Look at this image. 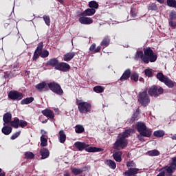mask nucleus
Masks as SVG:
<instances>
[{
	"label": "nucleus",
	"mask_w": 176,
	"mask_h": 176,
	"mask_svg": "<svg viewBox=\"0 0 176 176\" xmlns=\"http://www.w3.org/2000/svg\"><path fill=\"white\" fill-rule=\"evenodd\" d=\"M138 101L141 104L142 107H148L149 105L151 98L148 96V88H146L144 91L139 93Z\"/></svg>",
	"instance_id": "423d86ee"
},
{
	"label": "nucleus",
	"mask_w": 176,
	"mask_h": 176,
	"mask_svg": "<svg viewBox=\"0 0 176 176\" xmlns=\"http://www.w3.org/2000/svg\"><path fill=\"white\" fill-rule=\"evenodd\" d=\"M144 75L148 76V78H152V76H153V72H152V69H146L144 70Z\"/></svg>",
	"instance_id": "a18cd8bd"
},
{
	"label": "nucleus",
	"mask_w": 176,
	"mask_h": 176,
	"mask_svg": "<svg viewBox=\"0 0 176 176\" xmlns=\"http://www.w3.org/2000/svg\"><path fill=\"white\" fill-rule=\"evenodd\" d=\"M40 56L42 58L49 57V51H47V50H44L43 52L41 51Z\"/></svg>",
	"instance_id": "de8ad7c7"
},
{
	"label": "nucleus",
	"mask_w": 176,
	"mask_h": 176,
	"mask_svg": "<svg viewBox=\"0 0 176 176\" xmlns=\"http://www.w3.org/2000/svg\"><path fill=\"white\" fill-rule=\"evenodd\" d=\"M75 131L77 133V134H82V133L85 131V127H83L82 125H76Z\"/></svg>",
	"instance_id": "ea45409f"
},
{
	"label": "nucleus",
	"mask_w": 176,
	"mask_h": 176,
	"mask_svg": "<svg viewBox=\"0 0 176 176\" xmlns=\"http://www.w3.org/2000/svg\"><path fill=\"white\" fill-rule=\"evenodd\" d=\"M40 154L42 160L47 159L50 156V151L46 148H43L40 150Z\"/></svg>",
	"instance_id": "4be33fe9"
},
{
	"label": "nucleus",
	"mask_w": 176,
	"mask_h": 176,
	"mask_svg": "<svg viewBox=\"0 0 176 176\" xmlns=\"http://www.w3.org/2000/svg\"><path fill=\"white\" fill-rule=\"evenodd\" d=\"M109 43H111V38L109 36H105L100 43V46L108 47V46H109Z\"/></svg>",
	"instance_id": "5701e85b"
},
{
	"label": "nucleus",
	"mask_w": 176,
	"mask_h": 176,
	"mask_svg": "<svg viewBox=\"0 0 176 176\" xmlns=\"http://www.w3.org/2000/svg\"><path fill=\"white\" fill-rule=\"evenodd\" d=\"M3 120L4 122L3 126H5V124H9L10 123V126L14 129H19V127L24 129V127H27V126H28V122H27V121L20 120L17 117L14 118L12 121V113L9 112L6 113L3 115Z\"/></svg>",
	"instance_id": "f03ea898"
},
{
	"label": "nucleus",
	"mask_w": 176,
	"mask_h": 176,
	"mask_svg": "<svg viewBox=\"0 0 176 176\" xmlns=\"http://www.w3.org/2000/svg\"><path fill=\"white\" fill-rule=\"evenodd\" d=\"M43 19L47 25H50V16L47 15H44Z\"/></svg>",
	"instance_id": "09e8293b"
},
{
	"label": "nucleus",
	"mask_w": 176,
	"mask_h": 176,
	"mask_svg": "<svg viewBox=\"0 0 176 176\" xmlns=\"http://www.w3.org/2000/svg\"><path fill=\"white\" fill-rule=\"evenodd\" d=\"M101 46H98L96 48H95L94 53H100V52H101Z\"/></svg>",
	"instance_id": "5fc2aeb1"
},
{
	"label": "nucleus",
	"mask_w": 176,
	"mask_h": 176,
	"mask_svg": "<svg viewBox=\"0 0 176 176\" xmlns=\"http://www.w3.org/2000/svg\"><path fill=\"white\" fill-rule=\"evenodd\" d=\"M21 133V131H19V132H16V133L12 134L10 139L11 140H16V138H17L19 137V135H20Z\"/></svg>",
	"instance_id": "603ef678"
},
{
	"label": "nucleus",
	"mask_w": 176,
	"mask_h": 176,
	"mask_svg": "<svg viewBox=\"0 0 176 176\" xmlns=\"http://www.w3.org/2000/svg\"><path fill=\"white\" fill-rule=\"evenodd\" d=\"M135 127L139 133L136 138L140 142H145V138H151V137H152V129L146 127V124H145V123L142 122H138Z\"/></svg>",
	"instance_id": "7ed1b4c3"
},
{
	"label": "nucleus",
	"mask_w": 176,
	"mask_h": 176,
	"mask_svg": "<svg viewBox=\"0 0 176 176\" xmlns=\"http://www.w3.org/2000/svg\"><path fill=\"white\" fill-rule=\"evenodd\" d=\"M159 3H164V0H156Z\"/></svg>",
	"instance_id": "13d9d810"
},
{
	"label": "nucleus",
	"mask_w": 176,
	"mask_h": 176,
	"mask_svg": "<svg viewBox=\"0 0 176 176\" xmlns=\"http://www.w3.org/2000/svg\"><path fill=\"white\" fill-rule=\"evenodd\" d=\"M171 139L172 140H175L176 141V134L173 135L172 137H171Z\"/></svg>",
	"instance_id": "bf43d9fd"
},
{
	"label": "nucleus",
	"mask_w": 176,
	"mask_h": 176,
	"mask_svg": "<svg viewBox=\"0 0 176 176\" xmlns=\"http://www.w3.org/2000/svg\"><path fill=\"white\" fill-rule=\"evenodd\" d=\"M56 69L58 71H62V72H68L71 69V66L67 63L61 62L56 67Z\"/></svg>",
	"instance_id": "f8f14e48"
},
{
	"label": "nucleus",
	"mask_w": 176,
	"mask_h": 176,
	"mask_svg": "<svg viewBox=\"0 0 176 176\" xmlns=\"http://www.w3.org/2000/svg\"><path fill=\"white\" fill-rule=\"evenodd\" d=\"M58 64H60V63L58 62V59H57V58H51L47 63V65H50V67H54L55 69H56L57 67H58Z\"/></svg>",
	"instance_id": "412c9836"
},
{
	"label": "nucleus",
	"mask_w": 176,
	"mask_h": 176,
	"mask_svg": "<svg viewBox=\"0 0 176 176\" xmlns=\"http://www.w3.org/2000/svg\"><path fill=\"white\" fill-rule=\"evenodd\" d=\"M63 176H71V174L69 173H65L63 174Z\"/></svg>",
	"instance_id": "052dcab7"
},
{
	"label": "nucleus",
	"mask_w": 176,
	"mask_h": 176,
	"mask_svg": "<svg viewBox=\"0 0 176 176\" xmlns=\"http://www.w3.org/2000/svg\"><path fill=\"white\" fill-rule=\"evenodd\" d=\"M134 133H135V130H134V129H126L125 131H124L120 135H119V137L126 140V138H129L130 134H134Z\"/></svg>",
	"instance_id": "a211bd4d"
},
{
	"label": "nucleus",
	"mask_w": 176,
	"mask_h": 176,
	"mask_svg": "<svg viewBox=\"0 0 176 176\" xmlns=\"http://www.w3.org/2000/svg\"><path fill=\"white\" fill-rule=\"evenodd\" d=\"M129 144V141L127 139H124L120 136H118L116 142L113 144V149L117 151H120V149H124Z\"/></svg>",
	"instance_id": "0eeeda50"
},
{
	"label": "nucleus",
	"mask_w": 176,
	"mask_h": 176,
	"mask_svg": "<svg viewBox=\"0 0 176 176\" xmlns=\"http://www.w3.org/2000/svg\"><path fill=\"white\" fill-rule=\"evenodd\" d=\"M85 168H86V166L84 168H72V173L74 174V175H80L82 173L85 171Z\"/></svg>",
	"instance_id": "bb28decb"
},
{
	"label": "nucleus",
	"mask_w": 176,
	"mask_h": 176,
	"mask_svg": "<svg viewBox=\"0 0 176 176\" xmlns=\"http://www.w3.org/2000/svg\"><path fill=\"white\" fill-rule=\"evenodd\" d=\"M0 176H5V172H1Z\"/></svg>",
	"instance_id": "e2e57ef3"
},
{
	"label": "nucleus",
	"mask_w": 176,
	"mask_h": 176,
	"mask_svg": "<svg viewBox=\"0 0 176 176\" xmlns=\"http://www.w3.org/2000/svg\"><path fill=\"white\" fill-rule=\"evenodd\" d=\"M104 163L106 166H108L111 170H115L116 168V162L112 160H107Z\"/></svg>",
	"instance_id": "cd10ccee"
},
{
	"label": "nucleus",
	"mask_w": 176,
	"mask_h": 176,
	"mask_svg": "<svg viewBox=\"0 0 176 176\" xmlns=\"http://www.w3.org/2000/svg\"><path fill=\"white\" fill-rule=\"evenodd\" d=\"M164 131L162 130L155 131L153 133L154 137H157V138H162V137H164Z\"/></svg>",
	"instance_id": "c9c22d12"
},
{
	"label": "nucleus",
	"mask_w": 176,
	"mask_h": 176,
	"mask_svg": "<svg viewBox=\"0 0 176 176\" xmlns=\"http://www.w3.org/2000/svg\"><path fill=\"white\" fill-rule=\"evenodd\" d=\"M157 176H166V172L164 170L160 172Z\"/></svg>",
	"instance_id": "6e6d98bb"
},
{
	"label": "nucleus",
	"mask_w": 176,
	"mask_h": 176,
	"mask_svg": "<svg viewBox=\"0 0 176 176\" xmlns=\"http://www.w3.org/2000/svg\"><path fill=\"white\" fill-rule=\"evenodd\" d=\"M1 132L5 135H9V134H10V133H12V128L9 126L4 125V126L1 129Z\"/></svg>",
	"instance_id": "7c9ffc66"
},
{
	"label": "nucleus",
	"mask_w": 176,
	"mask_h": 176,
	"mask_svg": "<svg viewBox=\"0 0 176 176\" xmlns=\"http://www.w3.org/2000/svg\"><path fill=\"white\" fill-rule=\"evenodd\" d=\"M96 43H93L89 47V52H93V53H94V50H96Z\"/></svg>",
	"instance_id": "864d4df0"
},
{
	"label": "nucleus",
	"mask_w": 176,
	"mask_h": 176,
	"mask_svg": "<svg viewBox=\"0 0 176 176\" xmlns=\"http://www.w3.org/2000/svg\"><path fill=\"white\" fill-rule=\"evenodd\" d=\"M42 50H43V43L41 42L38 44L35 52H37L38 53H42Z\"/></svg>",
	"instance_id": "49530a36"
},
{
	"label": "nucleus",
	"mask_w": 176,
	"mask_h": 176,
	"mask_svg": "<svg viewBox=\"0 0 176 176\" xmlns=\"http://www.w3.org/2000/svg\"><path fill=\"white\" fill-rule=\"evenodd\" d=\"M164 83L166 85V86H168L169 89H173V87H174V85L175 84V82L171 80V79L168 78V77L164 80Z\"/></svg>",
	"instance_id": "72a5a7b5"
},
{
	"label": "nucleus",
	"mask_w": 176,
	"mask_h": 176,
	"mask_svg": "<svg viewBox=\"0 0 176 176\" xmlns=\"http://www.w3.org/2000/svg\"><path fill=\"white\" fill-rule=\"evenodd\" d=\"M8 98L12 101H21L24 98V94L19 91H10L8 92Z\"/></svg>",
	"instance_id": "9d476101"
},
{
	"label": "nucleus",
	"mask_w": 176,
	"mask_h": 176,
	"mask_svg": "<svg viewBox=\"0 0 176 176\" xmlns=\"http://www.w3.org/2000/svg\"><path fill=\"white\" fill-rule=\"evenodd\" d=\"M169 25L176 27V12L173 10L169 14Z\"/></svg>",
	"instance_id": "ddd939ff"
},
{
	"label": "nucleus",
	"mask_w": 176,
	"mask_h": 176,
	"mask_svg": "<svg viewBox=\"0 0 176 176\" xmlns=\"http://www.w3.org/2000/svg\"><path fill=\"white\" fill-rule=\"evenodd\" d=\"M78 21L80 23V24L88 25L89 24H92L93 19L90 17L81 16L78 19Z\"/></svg>",
	"instance_id": "dca6fc26"
},
{
	"label": "nucleus",
	"mask_w": 176,
	"mask_h": 176,
	"mask_svg": "<svg viewBox=\"0 0 176 176\" xmlns=\"http://www.w3.org/2000/svg\"><path fill=\"white\" fill-rule=\"evenodd\" d=\"M35 157V155L31 151L26 152L25 153V159H34Z\"/></svg>",
	"instance_id": "37998d69"
},
{
	"label": "nucleus",
	"mask_w": 176,
	"mask_h": 176,
	"mask_svg": "<svg viewBox=\"0 0 176 176\" xmlns=\"http://www.w3.org/2000/svg\"><path fill=\"white\" fill-rule=\"evenodd\" d=\"M123 155V153L122 151H117L115 152L113 154V157L116 162H118V163H120L122 162V155Z\"/></svg>",
	"instance_id": "b1692460"
},
{
	"label": "nucleus",
	"mask_w": 176,
	"mask_h": 176,
	"mask_svg": "<svg viewBox=\"0 0 176 176\" xmlns=\"http://www.w3.org/2000/svg\"><path fill=\"white\" fill-rule=\"evenodd\" d=\"M156 78L157 79H158V80H160V82H162V83H164V82L168 78L166 76H164V74H163L162 72H158L156 75Z\"/></svg>",
	"instance_id": "473e14b6"
},
{
	"label": "nucleus",
	"mask_w": 176,
	"mask_h": 176,
	"mask_svg": "<svg viewBox=\"0 0 176 176\" xmlns=\"http://www.w3.org/2000/svg\"><path fill=\"white\" fill-rule=\"evenodd\" d=\"M140 58L144 64L155 63L157 60V55L153 52V50L151 47H147L143 49L142 51H137L135 55V60Z\"/></svg>",
	"instance_id": "f257e3e1"
},
{
	"label": "nucleus",
	"mask_w": 176,
	"mask_h": 176,
	"mask_svg": "<svg viewBox=\"0 0 176 176\" xmlns=\"http://www.w3.org/2000/svg\"><path fill=\"white\" fill-rule=\"evenodd\" d=\"M0 173H2V168H0Z\"/></svg>",
	"instance_id": "338daca9"
},
{
	"label": "nucleus",
	"mask_w": 176,
	"mask_h": 176,
	"mask_svg": "<svg viewBox=\"0 0 176 176\" xmlns=\"http://www.w3.org/2000/svg\"><path fill=\"white\" fill-rule=\"evenodd\" d=\"M58 138L60 144H64V142H65V141L67 140V135H65V132H64V130H60L58 132Z\"/></svg>",
	"instance_id": "aec40b11"
},
{
	"label": "nucleus",
	"mask_w": 176,
	"mask_h": 176,
	"mask_svg": "<svg viewBox=\"0 0 176 176\" xmlns=\"http://www.w3.org/2000/svg\"><path fill=\"white\" fill-rule=\"evenodd\" d=\"M76 104L78 105V109L80 113H90L91 112V103L76 99Z\"/></svg>",
	"instance_id": "39448f33"
},
{
	"label": "nucleus",
	"mask_w": 176,
	"mask_h": 176,
	"mask_svg": "<svg viewBox=\"0 0 176 176\" xmlns=\"http://www.w3.org/2000/svg\"><path fill=\"white\" fill-rule=\"evenodd\" d=\"M126 167L128 170L123 173L124 176H137L140 169L137 167V164L134 161H129L126 162Z\"/></svg>",
	"instance_id": "20e7f679"
},
{
	"label": "nucleus",
	"mask_w": 176,
	"mask_h": 176,
	"mask_svg": "<svg viewBox=\"0 0 176 176\" xmlns=\"http://www.w3.org/2000/svg\"><path fill=\"white\" fill-rule=\"evenodd\" d=\"M166 4L169 8H176V0H166Z\"/></svg>",
	"instance_id": "a19ab883"
},
{
	"label": "nucleus",
	"mask_w": 176,
	"mask_h": 176,
	"mask_svg": "<svg viewBox=\"0 0 176 176\" xmlns=\"http://www.w3.org/2000/svg\"><path fill=\"white\" fill-rule=\"evenodd\" d=\"M48 90H51L54 94L58 96H63L64 94V91L61 88V85L56 82H51L48 83Z\"/></svg>",
	"instance_id": "6e6552de"
},
{
	"label": "nucleus",
	"mask_w": 176,
	"mask_h": 176,
	"mask_svg": "<svg viewBox=\"0 0 176 176\" xmlns=\"http://www.w3.org/2000/svg\"><path fill=\"white\" fill-rule=\"evenodd\" d=\"M104 90H105V88L102 86L98 85L94 87V91H95V93H104Z\"/></svg>",
	"instance_id": "58836bf2"
},
{
	"label": "nucleus",
	"mask_w": 176,
	"mask_h": 176,
	"mask_svg": "<svg viewBox=\"0 0 176 176\" xmlns=\"http://www.w3.org/2000/svg\"><path fill=\"white\" fill-rule=\"evenodd\" d=\"M42 123H47V119L43 120V121L42 122Z\"/></svg>",
	"instance_id": "69168bd1"
},
{
	"label": "nucleus",
	"mask_w": 176,
	"mask_h": 176,
	"mask_svg": "<svg viewBox=\"0 0 176 176\" xmlns=\"http://www.w3.org/2000/svg\"><path fill=\"white\" fill-rule=\"evenodd\" d=\"M4 78H5V79H7V78H10V74H9L8 73H5Z\"/></svg>",
	"instance_id": "4d7b16f0"
},
{
	"label": "nucleus",
	"mask_w": 176,
	"mask_h": 176,
	"mask_svg": "<svg viewBox=\"0 0 176 176\" xmlns=\"http://www.w3.org/2000/svg\"><path fill=\"white\" fill-rule=\"evenodd\" d=\"M41 146H47V139L43 135L41 137Z\"/></svg>",
	"instance_id": "79ce46f5"
},
{
	"label": "nucleus",
	"mask_w": 176,
	"mask_h": 176,
	"mask_svg": "<svg viewBox=\"0 0 176 176\" xmlns=\"http://www.w3.org/2000/svg\"><path fill=\"white\" fill-rule=\"evenodd\" d=\"M131 80H133V82H138V79H140V75H138V73L133 72L131 74Z\"/></svg>",
	"instance_id": "4c0bfd02"
},
{
	"label": "nucleus",
	"mask_w": 176,
	"mask_h": 176,
	"mask_svg": "<svg viewBox=\"0 0 176 176\" xmlns=\"http://www.w3.org/2000/svg\"><path fill=\"white\" fill-rule=\"evenodd\" d=\"M41 113L46 118H49V119H54V112L49 109H45L41 111Z\"/></svg>",
	"instance_id": "f3484780"
},
{
	"label": "nucleus",
	"mask_w": 176,
	"mask_h": 176,
	"mask_svg": "<svg viewBox=\"0 0 176 176\" xmlns=\"http://www.w3.org/2000/svg\"><path fill=\"white\" fill-rule=\"evenodd\" d=\"M74 146L80 152H82V151H85V149L86 150V148H89V144L82 142H76L74 143Z\"/></svg>",
	"instance_id": "4468645a"
},
{
	"label": "nucleus",
	"mask_w": 176,
	"mask_h": 176,
	"mask_svg": "<svg viewBox=\"0 0 176 176\" xmlns=\"http://www.w3.org/2000/svg\"><path fill=\"white\" fill-rule=\"evenodd\" d=\"M139 80H140V82H144V78L142 77H140L139 78Z\"/></svg>",
	"instance_id": "680f3d73"
},
{
	"label": "nucleus",
	"mask_w": 176,
	"mask_h": 176,
	"mask_svg": "<svg viewBox=\"0 0 176 176\" xmlns=\"http://www.w3.org/2000/svg\"><path fill=\"white\" fill-rule=\"evenodd\" d=\"M163 93H164V89L157 85H153L148 90V96L151 97H159Z\"/></svg>",
	"instance_id": "1a4fd4ad"
},
{
	"label": "nucleus",
	"mask_w": 176,
	"mask_h": 176,
	"mask_svg": "<svg viewBox=\"0 0 176 176\" xmlns=\"http://www.w3.org/2000/svg\"><path fill=\"white\" fill-rule=\"evenodd\" d=\"M76 53L75 52H68L66 53L64 56H63V60L64 61H71L72 58H74L75 57Z\"/></svg>",
	"instance_id": "a878e982"
},
{
	"label": "nucleus",
	"mask_w": 176,
	"mask_h": 176,
	"mask_svg": "<svg viewBox=\"0 0 176 176\" xmlns=\"http://www.w3.org/2000/svg\"><path fill=\"white\" fill-rule=\"evenodd\" d=\"M96 14V10L93 8H87L82 12L81 16H93Z\"/></svg>",
	"instance_id": "393cba45"
},
{
	"label": "nucleus",
	"mask_w": 176,
	"mask_h": 176,
	"mask_svg": "<svg viewBox=\"0 0 176 176\" xmlns=\"http://www.w3.org/2000/svg\"><path fill=\"white\" fill-rule=\"evenodd\" d=\"M39 56H41V52L35 51L32 57L33 61H36L39 58Z\"/></svg>",
	"instance_id": "8fccbe9b"
},
{
	"label": "nucleus",
	"mask_w": 176,
	"mask_h": 176,
	"mask_svg": "<svg viewBox=\"0 0 176 176\" xmlns=\"http://www.w3.org/2000/svg\"><path fill=\"white\" fill-rule=\"evenodd\" d=\"M146 155H148V156H159L160 152L158 150L154 149L147 151Z\"/></svg>",
	"instance_id": "e433bc0d"
},
{
	"label": "nucleus",
	"mask_w": 176,
	"mask_h": 176,
	"mask_svg": "<svg viewBox=\"0 0 176 176\" xmlns=\"http://www.w3.org/2000/svg\"><path fill=\"white\" fill-rule=\"evenodd\" d=\"M88 6L91 9H94V10H96V9H98V8H100V5H98V3H97V1H89Z\"/></svg>",
	"instance_id": "2f4dec72"
},
{
	"label": "nucleus",
	"mask_w": 176,
	"mask_h": 176,
	"mask_svg": "<svg viewBox=\"0 0 176 176\" xmlns=\"http://www.w3.org/2000/svg\"><path fill=\"white\" fill-rule=\"evenodd\" d=\"M57 1H58V2H59L60 3H64V1H63V0H57Z\"/></svg>",
	"instance_id": "0e129e2a"
},
{
	"label": "nucleus",
	"mask_w": 176,
	"mask_h": 176,
	"mask_svg": "<svg viewBox=\"0 0 176 176\" xmlns=\"http://www.w3.org/2000/svg\"><path fill=\"white\" fill-rule=\"evenodd\" d=\"M36 89L39 90L40 91H49V83H46L45 82L38 83L36 85Z\"/></svg>",
	"instance_id": "2eb2a0df"
},
{
	"label": "nucleus",
	"mask_w": 176,
	"mask_h": 176,
	"mask_svg": "<svg viewBox=\"0 0 176 176\" xmlns=\"http://www.w3.org/2000/svg\"><path fill=\"white\" fill-rule=\"evenodd\" d=\"M157 5H156V3H153L151 4H150L148 7V10H151V11H156L157 10Z\"/></svg>",
	"instance_id": "c03bdc74"
},
{
	"label": "nucleus",
	"mask_w": 176,
	"mask_h": 176,
	"mask_svg": "<svg viewBox=\"0 0 176 176\" xmlns=\"http://www.w3.org/2000/svg\"><path fill=\"white\" fill-rule=\"evenodd\" d=\"M165 170L168 173L166 176H172L173 173L176 170V157L172 158V162H170L169 166H166Z\"/></svg>",
	"instance_id": "9b49d317"
},
{
	"label": "nucleus",
	"mask_w": 176,
	"mask_h": 176,
	"mask_svg": "<svg viewBox=\"0 0 176 176\" xmlns=\"http://www.w3.org/2000/svg\"><path fill=\"white\" fill-rule=\"evenodd\" d=\"M131 16L133 19L137 16V9H135V8H131Z\"/></svg>",
	"instance_id": "3c124183"
},
{
	"label": "nucleus",
	"mask_w": 176,
	"mask_h": 176,
	"mask_svg": "<svg viewBox=\"0 0 176 176\" xmlns=\"http://www.w3.org/2000/svg\"><path fill=\"white\" fill-rule=\"evenodd\" d=\"M130 76H131V70L130 69H127L120 77V80L121 82H124V80H127Z\"/></svg>",
	"instance_id": "6ab92c4d"
},
{
	"label": "nucleus",
	"mask_w": 176,
	"mask_h": 176,
	"mask_svg": "<svg viewBox=\"0 0 176 176\" xmlns=\"http://www.w3.org/2000/svg\"><path fill=\"white\" fill-rule=\"evenodd\" d=\"M138 115H140V109H137L136 111L133 114L130 120V123H133L135 120H138Z\"/></svg>",
	"instance_id": "f704fd0d"
},
{
	"label": "nucleus",
	"mask_w": 176,
	"mask_h": 176,
	"mask_svg": "<svg viewBox=\"0 0 176 176\" xmlns=\"http://www.w3.org/2000/svg\"><path fill=\"white\" fill-rule=\"evenodd\" d=\"M85 151L86 152H89V153L102 152V148H98V147L90 146L89 148L87 147Z\"/></svg>",
	"instance_id": "c756f323"
},
{
	"label": "nucleus",
	"mask_w": 176,
	"mask_h": 176,
	"mask_svg": "<svg viewBox=\"0 0 176 176\" xmlns=\"http://www.w3.org/2000/svg\"><path fill=\"white\" fill-rule=\"evenodd\" d=\"M34 100H35V98H34V97L32 96L28 97L26 98L22 99V100L21 101V104L28 105V104H31V102H32Z\"/></svg>",
	"instance_id": "c85d7f7f"
}]
</instances>
